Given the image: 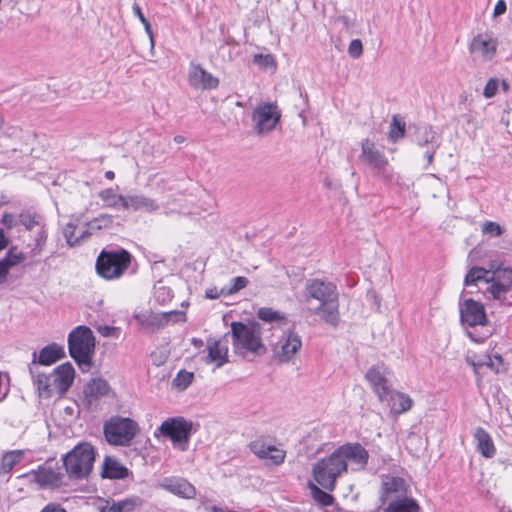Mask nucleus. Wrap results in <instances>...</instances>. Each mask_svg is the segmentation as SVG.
<instances>
[{"mask_svg":"<svg viewBox=\"0 0 512 512\" xmlns=\"http://www.w3.org/2000/svg\"><path fill=\"white\" fill-rule=\"evenodd\" d=\"M232 345L235 353L246 356L248 353L261 354L265 351L262 343V328L257 322L231 323Z\"/></svg>","mask_w":512,"mask_h":512,"instance_id":"1","label":"nucleus"},{"mask_svg":"<svg viewBox=\"0 0 512 512\" xmlns=\"http://www.w3.org/2000/svg\"><path fill=\"white\" fill-rule=\"evenodd\" d=\"M70 356L82 371L89 370L95 351V337L92 330L85 325L75 327L68 335Z\"/></svg>","mask_w":512,"mask_h":512,"instance_id":"2","label":"nucleus"},{"mask_svg":"<svg viewBox=\"0 0 512 512\" xmlns=\"http://www.w3.org/2000/svg\"><path fill=\"white\" fill-rule=\"evenodd\" d=\"M95 461V451L89 443H80L63 456V465L70 479L78 480L89 476Z\"/></svg>","mask_w":512,"mask_h":512,"instance_id":"3","label":"nucleus"},{"mask_svg":"<svg viewBox=\"0 0 512 512\" xmlns=\"http://www.w3.org/2000/svg\"><path fill=\"white\" fill-rule=\"evenodd\" d=\"M346 473V464L340 460L336 450L321 458L312 467L315 482L327 491H333L339 477Z\"/></svg>","mask_w":512,"mask_h":512,"instance_id":"4","label":"nucleus"},{"mask_svg":"<svg viewBox=\"0 0 512 512\" xmlns=\"http://www.w3.org/2000/svg\"><path fill=\"white\" fill-rule=\"evenodd\" d=\"M359 160L373 171L375 177L387 183L394 180V172L388 158L372 140L366 138L361 142Z\"/></svg>","mask_w":512,"mask_h":512,"instance_id":"5","label":"nucleus"},{"mask_svg":"<svg viewBox=\"0 0 512 512\" xmlns=\"http://www.w3.org/2000/svg\"><path fill=\"white\" fill-rule=\"evenodd\" d=\"M131 263V255L124 249L103 250L96 261L97 273L104 279L113 280L122 276Z\"/></svg>","mask_w":512,"mask_h":512,"instance_id":"6","label":"nucleus"},{"mask_svg":"<svg viewBox=\"0 0 512 512\" xmlns=\"http://www.w3.org/2000/svg\"><path fill=\"white\" fill-rule=\"evenodd\" d=\"M104 435L108 443L118 446H127L137 434L138 424L121 416H113L104 423Z\"/></svg>","mask_w":512,"mask_h":512,"instance_id":"7","label":"nucleus"},{"mask_svg":"<svg viewBox=\"0 0 512 512\" xmlns=\"http://www.w3.org/2000/svg\"><path fill=\"white\" fill-rule=\"evenodd\" d=\"M486 292L494 300L506 306H512V268L498 267L491 270Z\"/></svg>","mask_w":512,"mask_h":512,"instance_id":"8","label":"nucleus"},{"mask_svg":"<svg viewBox=\"0 0 512 512\" xmlns=\"http://www.w3.org/2000/svg\"><path fill=\"white\" fill-rule=\"evenodd\" d=\"M158 430L163 436L169 438L174 446L185 451L193 431V423L183 417L168 418Z\"/></svg>","mask_w":512,"mask_h":512,"instance_id":"9","label":"nucleus"},{"mask_svg":"<svg viewBox=\"0 0 512 512\" xmlns=\"http://www.w3.org/2000/svg\"><path fill=\"white\" fill-rule=\"evenodd\" d=\"M281 114L275 104H259L252 112L254 131L259 134L270 133L280 121Z\"/></svg>","mask_w":512,"mask_h":512,"instance_id":"10","label":"nucleus"},{"mask_svg":"<svg viewBox=\"0 0 512 512\" xmlns=\"http://www.w3.org/2000/svg\"><path fill=\"white\" fill-rule=\"evenodd\" d=\"M390 374L391 371L384 363H377L371 366L365 374L366 380L380 402L388 400V396L391 394L392 387L388 379Z\"/></svg>","mask_w":512,"mask_h":512,"instance_id":"11","label":"nucleus"},{"mask_svg":"<svg viewBox=\"0 0 512 512\" xmlns=\"http://www.w3.org/2000/svg\"><path fill=\"white\" fill-rule=\"evenodd\" d=\"M336 452L340 460L346 464V472L348 471L349 463L352 471L364 470L368 464L369 453L358 442L343 444L336 449Z\"/></svg>","mask_w":512,"mask_h":512,"instance_id":"12","label":"nucleus"},{"mask_svg":"<svg viewBox=\"0 0 512 512\" xmlns=\"http://www.w3.org/2000/svg\"><path fill=\"white\" fill-rule=\"evenodd\" d=\"M305 301L311 305L312 300L319 304L326 303L339 297L337 287L334 283L320 279H310L305 284Z\"/></svg>","mask_w":512,"mask_h":512,"instance_id":"13","label":"nucleus"},{"mask_svg":"<svg viewBox=\"0 0 512 512\" xmlns=\"http://www.w3.org/2000/svg\"><path fill=\"white\" fill-rule=\"evenodd\" d=\"M251 452L256 455L260 460L264 461L269 466L281 465L286 457V451L266 443L262 438H258L249 444Z\"/></svg>","mask_w":512,"mask_h":512,"instance_id":"14","label":"nucleus"},{"mask_svg":"<svg viewBox=\"0 0 512 512\" xmlns=\"http://www.w3.org/2000/svg\"><path fill=\"white\" fill-rule=\"evenodd\" d=\"M159 487L183 499H194L197 494L195 486L182 477H165L160 481Z\"/></svg>","mask_w":512,"mask_h":512,"instance_id":"15","label":"nucleus"},{"mask_svg":"<svg viewBox=\"0 0 512 512\" xmlns=\"http://www.w3.org/2000/svg\"><path fill=\"white\" fill-rule=\"evenodd\" d=\"M460 318L468 326L485 325L487 317L482 303L473 299H466L460 306Z\"/></svg>","mask_w":512,"mask_h":512,"instance_id":"16","label":"nucleus"},{"mask_svg":"<svg viewBox=\"0 0 512 512\" xmlns=\"http://www.w3.org/2000/svg\"><path fill=\"white\" fill-rule=\"evenodd\" d=\"M188 81L191 87L195 89H215L219 85L218 78L206 71L198 64H191L188 73Z\"/></svg>","mask_w":512,"mask_h":512,"instance_id":"17","label":"nucleus"},{"mask_svg":"<svg viewBox=\"0 0 512 512\" xmlns=\"http://www.w3.org/2000/svg\"><path fill=\"white\" fill-rule=\"evenodd\" d=\"M407 483L406 481L397 476H384L382 480L383 496L390 500V502L402 499H411L407 497Z\"/></svg>","mask_w":512,"mask_h":512,"instance_id":"18","label":"nucleus"},{"mask_svg":"<svg viewBox=\"0 0 512 512\" xmlns=\"http://www.w3.org/2000/svg\"><path fill=\"white\" fill-rule=\"evenodd\" d=\"M302 347V341L298 334L289 333L275 347V355L281 363L289 362Z\"/></svg>","mask_w":512,"mask_h":512,"instance_id":"19","label":"nucleus"},{"mask_svg":"<svg viewBox=\"0 0 512 512\" xmlns=\"http://www.w3.org/2000/svg\"><path fill=\"white\" fill-rule=\"evenodd\" d=\"M182 313L176 311L154 313L152 311H146L135 315V319L138 324L142 327L151 328L152 330H158L167 325L173 316H182Z\"/></svg>","mask_w":512,"mask_h":512,"instance_id":"20","label":"nucleus"},{"mask_svg":"<svg viewBox=\"0 0 512 512\" xmlns=\"http://www.w3.org/2000/svg\"><path fill=\"white\" fill-rule=\"evenodd\" d=\"M497 49V41L488 34H478L470 43L469 50L472 54H479L485 60H491Z\"/></svg>","mask_w":512,"mask_h":512,"instance_id":"21","label":"nucleus"},{"mask_svg":"<svg viewBox=\"0 0 512 512\" xmlns=\"http://www.w3.org/2000/svg\"><path fill=\"white\" fill-rule=\"evenodd\" d=\"M309 309L313 314L318 315L326 324L332 327L338 326L340 322L339 298L318 304L315 307L310 306Z\"/></svg>","mask_w":512,"mask_h":512,"instance_id":"22","label":"nucleus"},{"mask_svg":"<svg viewBox=\"0 0 512 512\" xmlns=\"http://www.w3.org/2000/svg\"><path fill=\"white\" fill-rule=\"evenodd\" d=\"M75 376V370L70 363H64L58 366L54 373L51 374L53 387L63 395L71 387Z\"/></svg>","mask_w":512,"mask_h":512,"instance_id":"23","label":"nucleus"},{"mask_svg":"<svg viewBox=\"0 0 512 512\" xmlns=\"http://www.w3.org/2000/svg\"><path fill=\"white\" fill-rule=\"evenodd\" d=\"M34 482L41 487H59L62 485L63 474L51 467L39 466L31 471Z\"/></svg>","mask_w":512,"mask_h":512,"instance_id":"24","label":"nucleus"},{"mask_svg":"<svg viewBox=\"0 0 512 512\" xmlns=\"http://www.w3.org/2000/svg\"><path fill=\"white\" fill-rule=\"evenodd\" d=\"M160 208L156 200L146 197L142 194L126 195L124 202V210L131 211H144L147 213H153L158 211Z\"/></svg>","mask_w":512,"mask_h":512,"instance_id":"25","label":"nucleus"},{"mask_svg":"<svg viewBox=\"0 0 512 512\" xmlns=\"http://www.w3.org/2000/svg\"><path fill=\"white\" fill-rule=\"evenodd\" d=\"M206 349V363H214L216 368H220L228 362V348L220 340L208 339Z\"/></svg>","mask_w":512,"mask_h":512,"instance_id":"26","label":"nucleus"},{"mask_svg":"<svg viewBox=\"0 0 512 512\" xmlns=\"http://www.w3.org/2000/svg\"><path fill=\"white\" fill-rule=\"evenodd\" d=\"M110 392V385L102 378H95L90 380L84 388L85 402L88 407H91L95 402L108 395Z\"/></svg>","mask_w":512,"mask_h":512,"instance_id":"27","label":"nucleus"},{"mask_svg":"<svg viewBox=\"0 0 512 512\" xmlns=\"http://www.w3.org/2000/svg\"><path fill=\"white\" fill-rule=\"evenodd\" d=\"M474 439L477 443V450L485 458H492L496 454V448L490 434L482 427L474 431Z\"/></svg>","mask_w":512,"mask_h":512,"instance_id":"28","label":"nucleus"},{"mask_svg":"<svg viewBox=\"0 0 512 512\" xmlns=\"http://www.w3.org/2000/svg\"><path fill=\"white\" fill-rule=\"evenodd\" d=\"M142 505V499L137 496L125 498L119 501L108 500L104 506L107 512H132Z\"/></svg>","mask_w":512,"mask_h":512,"instance_id":"29","label":"nucleus"},{"mask_svg":"<svg viewBox=\"0 0 512 512\" xmlns=\"http://www.w3.org/2000/svg\"><path fill=\"white\" fill-rule=\"evenodd\" d=\"M390 406V409L395 414H402L411 409L413 401L412 399L399 391L391 390V394L388 396V400H386Z\"/></svg>","mask_w":512,"mask_h":512,"instance_id":"30","label":"nucleus"},{"mask_svg":"<svg viewBox=\"0 0 512 512\" xmlns=\"http://www.w3.org/2000/svg\"><path fill=\"white\" fill-rule=\"evenodd\" d=\"M129 470L117 460L106 457L103 463L102 477L109 479H124L128 476Z\"/></svg>","mask_w":512,"mask_h":512,"instance_id":"31","label":"nucleus"},{"mask_svg":"<svg viewBox=\"0 0 512 512\" xmlns=\"http://www.w3.org/2000/svg\"><path fill=\"white\" fill-rule=\"evenodd\" d=\"M63 357H65L64 348L56 343H52L41 349L39 352L38 363L42 365H51Z\"/></svg>","mask_w":512,"mask_h":512,"instance_id":"32","label":"nucleus"},{"mask_svg":"<svg viewBox=\"0 0 512 512\" xmlns=\"http://www.w3.org/2000/svg\"><path fill=\"white\" fill-rule=\"evenodd\" d=\"M112 224V215L106 213L100 214L99 216L86 223V228L82 230V237L88 239L94 232L102 229H108L112 226Z\"/></svg>","mask_w":512,"mask_h":512,"instance_id":"33","label":"nucleus"},{"mask_svg":"<svg viewBox=\"0 0 512 512\" xmlns=\"http://www.w3.org/2000/svg\"><path fill=\"white\" fill-rule=\"evenodd\" d=\"M25 456L24 450H12L5 452L0 461V477L9 475L12 469L22 461Z\"/></svg>","mask_w":512,"mask_h":512,"instance_id":"34","label":"nucleus"},{"mask_svg":"<svg viewBox=\"0 0 512 512\" xmlns=\"http://www.w3.org/2000/svg\"><path fill=\"white\" fill-rule=\"evenodd\" d=\"M99 198L104 202L106 207L124 209L126 196L117 194L113 188L101 190L99 192Z\"/></svg>","mask_w":512,"mask_h":512,"instance_id":"35","label":"nucleus"},{"mask_svg":"<svg viewBox=\"0 0 512 512\" xmlns=\"http://www.w3.org/2000/svg\"><path fill=\"white\" fill-rule=\"evenodd\" d=\"M490 271L491 270H486L482 267L473 266L472 268H470V270L467 272L465 276L464 285H476L480 281H484L485 283H487Z\"/></svg>","mask_w":512,"mask_h":512,"instance_id":"36","label":"nucleus"},{"mask_svg":"<svg viewBox=\"0 0 512 512\" xmlns=\"http://www.w3.org/2000/svg\"><path fill=\"white\" fill-rule=\"evenodd\" d=\"M386 512H419V506L414 499H402L390 502Z\"/></svg>","mask_w":512,"mask_h":512,"instance_id":"37","label":"nucleus"},{"mask_svg":"<svg viewBox=\"0 0 512 512\" xmlns=\"http://www.w3.org/2000/svg\"><path fill=\"white\" fill-rule=\"evenodd\" d=\"M34 383L37 386L39 394L44 397H51L54 387L52 377L45 374H38L35 376Z\"/></svg>","mask_w":512,"mask_h":512,"instance_id":"38","label":"nucleus"},{"mask_svg":"<svg viewBox=\"0 0 512 512\" xmlns=\"http://www.w3.org/2000/svg\"><path fill=\"white\" fill-rule=\"evenodd\" d=\"M309 489L311 491V495L313 499L323 505V506H330L333 503V496L325 491V489H321L318 484H314L312 482H309Z\"/></svg>","mask_w":512,"mask_h":512,"instance_id":"39","label":"nucleus"},{"mask_svg":"<svg viewBox=\"0 0 512 512\" xmlns=\"http://www.w3.org/2000/svg\"><path fill=\"white\" fill-rule=\"evenodd\" d=\"M63 235L67 244L71 247L79 245L87 239L82 237V231L79 233V235H76V224L72 222L66 224L63 229Z\"/></svg>","mask_w":512,"mask_h":512,"instance_id":"40","label":"nucleus"},{"mask_svg":"<svg viewBox=\"0 0 512 512\" xmlns=\"http://www.w3.org/2000/svg\"><path fill=\"white\" fill-rule=\"evenodd\" d=\"M25 259L26 255L23 252L18 251L16 247H11L1 261L6 264L7 268L10 270L21 264Z\"/></svg>","mask_w":512,"mask_h":512,"instance_id":"41","label":"nucleus"},{"mask_svg":"<svg viewBox=\"0 0 512 512\" xmlns=\"http://www.w3.org/2000/svg\"><path fill=\"white\" fill-rule=\"evenodd\" d=\"M19 223L22 224L27 230H33L39 227L42 223V217L36 213L22 212L19 215Z\"/></svg>","mask_w":512,"mask_h":512,"instance_id":"42","label":"nucleus"},{"mask_svg":"<svg viewBox=\"0 0 512 512\" xmlns=\"http://www.w3.org/2000/svg\"><path fill=\"white\" fill-rule=\"evenodd\" d=\"M435 142V132L429 126H424L417 131V143L419 146L433 144Z\"/></svg>","mask_w":512,"mask_h":512,"instance_id":"43","label":"nucleus"},{"mask_svg":"<svg viewBox=\"0 0 512 512\" xmlns=\"http://www.w3.org/2000/svg\"><path fill=\"white\" fill-rule=\"evenodd\" d=\"M193 378V373L181 370L173 379V385L180 390H185L192 383Z\"/></svg>","mask_w":512,"mask_h":512,"instance_id":"44","label":"nucleus"},{"mask_svg":"<svg viewBox=\"0 0 512 512\" xmlns=\"http://www.w3.org/2000/svg\"><path fill=\"white\" fill-rule=\"evenodd\" d=\"M405 134V123L400 121L397 116H393L392 123L389 131V138L392 141H397Z\"/></svg>","mask_w":512,"mask_h":512,"instance_id":"45","label":"nucleus"},{"mask_svg":"<svg viewBox=\"0 0 512 512\" xmlns=\"http://www.w3.org/2000/svg\"><path fill=\"white\" fill-rule=\"evenodd\" d=\"M249 281L246 277L238 276L231 280V286L224 287L223 292L225 295H232L245 288L248 285Z\"/></svg>","mask_w":512,"mask_h":512,"instance_id":"46","label":"nucleus"},{"mask_svg":"<svg viewBox=\"0 0 512 512\" xmlns=\"http://www.w3.org/2000/svg\"><path fill=\"white\" fill-rule=\"evenodd\" d=\"M257 316L259 319L265 322H274L283 319V316L280 312L266 307L260 308L258 310Z\"/></svg>","mask_w":512,"mask_h":512,"instance_id":"47","label":"nucleus"},{"mask_svg":"<svg viewBox=\"0 0 512 512\" xmlns=\"http://www.w3.org/2000/svg\"><path fill=\"white\" fill-rule=\"evenodd\" d=\"M482 233L492 237H499L504 233V229L496 222L486 221L482 225Z\"/></svg>","mask_w":512,"mask_h":512,"instance_id":"48","label":"nucleus"},{"mask_svg":"<svg viewBox=\"0 0 512 512\" xmlns=\"http://www.w3.org/2000/svg\"><path fill=\"white\" fill-rule=\"evenodd\" d=\"M47 240V232L45 230L44 224H41L38 227L37 234L35 236V248L33 250H37L35 254H38L42 251L43 246L45 245Z\"/></svg>","mask_w":512,"mask_h":512,"instance_id":"49","label":"nucleus"},{"mask_svg":"<svg viewBox=\"0 0 512 512\" xmlns=\"http://www.w3.org/2000/svg\"><path fill=\"white\" fill-rule=\"evenodd\" d=\"M498 87H499L498 79L490 78L488 80V82L486 83L484 90H483L484 97L487 99L494 97L497 93Z\"/></svg>","mask_w":512,"mask_h":512,"instance_id":"50","label":"nucleus"},{"mask_svg":"<svg viewBox=\"0 0 512 512\" xmlns=\"http://www.w3.org/2000/svg\"><path fill=\"white\" fill-rule=\"evenodd\" d=\"M97 332L103 337H114L118 338L120 335V328L109 325H99L97 328Z\"/></svg>","mask_w":512,"mask_h":512,"instance_id":"51","label":"nucleus"},{"mask_svg":"<svg viewBox=\"0 0 512 512\" xmlns=\"http://www.w3.org/2000/svg\"><path fill=\"white\" fill-rule=\"evenodd\" d=\"M348 53L354 59L359 58L363 53V45H362L361 40H359V39L352 40L348 47Z\"/></svg>","mask_w":512,"mask_h":512,"instance_id":"52","label":"nucleus"},{"mask_svg":"<svg viewBox=\"0 0 512 512\" xmlns=\"http://www.w3.org/2000/svg\"><path fill=\"white\" fill-rule=\"evenodd\" d=\"M254 63L257 65L267 68L274 65V58L270 55L256 54L254 56Z\"/></svg>","mask_w":512,"mask_h":512,"instance_id":"53","label":"nucleus"},{"mask_svg":"<svg viewBox=\"0 0 512 512\" xmlns=\"http://www.w3.org/2000/svg\"><path fill=\"white\" fill-rule=\"evenodd\" d=\"M1 222L6 226L7 229H12L17 226L19 223V217L17 218L15 215L10 213H5L2 216Z\"/></svg>","mask_w":512,"mask_h":512,"instance_id":"54","label":"nucleus"},{"mask_svg":"<svg viewBox=\"0 0 512 512\" xmlns=\"http://www.w3.org/2000/svg\"><path fill=\"white\" fill-rule=\"evenodd\" d=\"M507 10V4L504 0H498L493 11V17H498L504 14Z\"/></svg>","mask_w":512,"mask_h":512,"instance_id":"55","label":"nucleus"},{"mask_svg":"<svg viewBox=\"0 0 512 512\" xmlns=\"http://www.w3.org/2000/svg\"><path fill=\"white\" fill-rule=\"evenodd\" d=\"M41 512H67L65 508H63L60 504L49 503L47 504Z\"/></svg>","mask_w":512,"mask_h":512,"instance_id":"56","label":"nucleus"},{"mask_svg":"<svg viewBox=\"0 0 512 512\" xmlns=\"http://www.w3.org/2000/svg\"><path fill=\"white\" fill-rule=\"evenodd\" d=\"M223 294L225 295V292H223V288L221 290H218L216 287L209 288L205 292V295L208 299H217Z\"/></svg>","mask_w":512,"mask_h":512,"instance_id":"57","label":"nucleus"},{"mask_svg":"<svg viewBox=\"0 0 512 512\" xmlns=\"http://www.w3.org/2000/svg\"><path fill=\"white\" fill-rule=\"evenodd\" d=\"M9 271L6 264L0 260V284H3L7 280Z\"/></svg>","mask_w":512,"mask_h":512,"instance_id":"58","label":"nucleus"},{"mask_svg":"<svg viewBox=\"0 0 512 512\" xmlns=\"http://www.w3.org/2000/svg\"><path fill=\"white\" fill-rule=\"evenodd\" d=\"M142 24H143L145 31L150 39L151 48L153 49L154 48V37H153V31H152L151 25L148 20H146V22H142Z\"/></svg>","mask_w":512,"mask_h":512,"instance_id":"59","label":"nucleus"},{"mask_svg":"<svg viewBox=\"0 0 512 512\" xmlns=\"http://www.w3.org/2000/svg\"><path fill=\"white\" fill-rule=\"evenodd\" d=\"M132 9H133L134 15L138 17V19L140 20L141 23L146 22L147 19L144 16V14L142 13V10L137 3L133 4Z\"/></svg>","mask_w":512,"mask_h":512,"instance_id":"60","label":"nucleus"},{"mask_svg":"<svg viewBox=\"0 0 512 512\" xmlns=\"http://www.w3.org/2000/svg\"><path fill=\"white\" fill-rule=\"evenodd\" d=\"M339 21L347 30H350L351 28L354 27V22L349 16H341L339 17Z\"/></svg>","mask_w":512,"mask_h":512,"instance_id":"61","label":"nucleus"},{"mask_svg":"<svg viewBox=\"0 0 512 512\" xmlns=\"http://www.w3.org/2000/svg\"><path fill=\"white\" fill-rule=\"evenodd\" d=\"M9 243L8 238L5 236L3 229H0V251L7 247Z\"/></svg>","mask_w":512,"mask_h":512,"instance_id":"62","label":"nucleus"},{"mask_svg":"<svg viewBox=\"0 0 512 512\" xmlns=\"http://www.w3.org/2000/svg\"><path fill=\"white\" fill-rule=\"evenodd\" d=\"M435 151L436 148H433L432 150H427L425 152V158L427 159L428 164H431L433 162Z\"/></svg>","mask_w":512,"mask_h":512,"instance_id":"63","label":"nucleus"},{"mask_svg":"<svg viewBox=\"0 0 512 512\" xmlns=\"http://www.w3.org/2000/svg\"><path fill=\"white\" fill-rule=\"evenodd\" d=\"M174 141H175L176 143H178V144H181V143H183V142L185 141V137H184V136H182V135H176V136L174 137Z\"/></svg>","mask_w":512,"mask_h":512,"instance_id":"64","label":"nucleus"}]
</instances>
